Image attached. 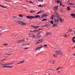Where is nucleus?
<instances>
[{
    "mask_svg": "<svg viewBox=\"0 0 75 75\" xmlns=\"http://www.w3.org/2000/svg\"><path fill=\"white\" fill-rule=\"evenodd\" d=\"M46 36L47 37L48 35H52V33L50 32H47L46 33Z\"/></svg>",
    "mask_w": 75,
    "mask_h": 75,
    "instance_id": "obj_9",
    "label": "nucleus"
},
{
    "mask_svg": "<svg viewBox=\"0 0 75 75\" xmlns=\"http://www.w3.org/2000/svg\"><path fill=\"white\" fill-rule=\"evenodd\" d=\"M72 17L73 18H75V15H74V16H72Z\"/></svg>",
    "mask_w": 75,
    "mask_h": 75,
    "instance_id": "obj_56",
    "label": "nucleus"
},
{
    "mask_svg": "<svg viewBox=\"0 0 75 75\" xmlns=\"http://www.w3.org/2000/svg\"><path fill=\"white\" fill-rule=\"evenodd\" d=\"M25 62V60H23L21 62H20L18 63H17V64H23V63H24Z\"/></svg>",
    "mask_w": 75,
    "mask_h": 75,
    "instance_id": "obj_13",
    "label": "nucleus"
},
{
    "mask_svg": "<svg viewBox=\"0 0 75 75\" xmlns=\"http://www.w3.org/2000/svg\"><path fill=\"white\" fill-rule=\"evenodd\" d=\"M38 27H39V26H35V28H38Z\"/></svg>",
    "mask_w": 75,
    "mask_h": 75,
    "instance_id": "obj_48",
    "label": "nucleus"
},
{
    "mask_svg": "<svg viewBox=\"0 0 75 75\" xmlns=\"http://www.w3.org/2000/svg\"><path fill=\"white\" fill-rule=\"evenodd\" d=\"M13 67V66H7V68H11Z\"/></svg>",
    "mask_w": 75,
    "mask_h": 75,
    "instance_id": "obj_39",
    "label": "nucleus"
},
{
    "mask_svg": "<svg viewBox=\"0 0 75 75\" xmlns=\"http://www.w3.org/2000/svg\"><path fill=\"white\" fill-rule=\"evenodd\" d=\"M74 39H75V36L73 38H72V40H74Z\"/></svg>",
    "mask_w": 75,
    "mask_h": 75,
    "instance_id": "obj_53",
    "label": "nucleus"
},
{
    "mask_svg": "<svg viewBox=\"0 0 75 75\" xmlns=\"http://www.w3.org/2000/svg\"><path fill=\"white\" fill-rule=\"evenodd\" d=\"M72 40L73 42V43H75V40Z\"/></svg>",
    "mask_w": 75,
    "mask_h": 75,
    "instance_id": "obj_45",
    "label": "nucleus"
},
{
    "mask_svg": "<svg viewBox=\"0 0 75 75\" xmlns=\"http://www.w3.org/2000/svg\"><path fill=\"white\" fill-rule=\"evenodd\" d=\"M3 45H4V46H7L8 45V44H6V43L3 44Z\"/></svg>",
    "mask_w": 75,
    "mask_h": 75,
    "instance_id": "obj_34",
    "label": "nucleus"
},
{
    "mask_svg": "<svg viewBox=\"0 0 75 75\" xmlns=\"http://www.w3.org/2000/svg\"><path fill=\"white\" fill-rule=\"evenodd\" d=\"M29 3H32V4H33V2H32L30 1H29Z\"/></svg>",
    "mask_w": 75,
    "mask_h": 75,
    "instance_id": "obj_54",
    "label": "nucleus"
},
{
    "mask_svg": "<svg viewBox=\"0 0 75 75\" xmlns=\"http://www.w3.org/2000/svg\"><path fill=\"white\" fill-rule=\"evenodd\" d=\"M23 21H21L20 22H18V23H19V24H20L21 25H22V26L26 25V23L24 22V20H23Z\"/></svg>",
    "mask_w": 75,
    "mask_h": 75,
    "instance_id": "obj_3",
    "label": "nucleus"
},
{
    "mask_svg": "<svg viewBox=\"0 0 75 75\" xmlns=\"http://www.w3.org/2000/svg\"><path fill=\"white\" fill-rule=\"evenodd\" d=\"M58 72H59V74H60V71H58Z\"/></svg>",
    "mask_w": 75,
    "mask_h": 75,
    "instance_id": "obj_64",
    "label": "nucleus"
},
{
    "mask_svg": "<svg viewBox=\"0 0 75 75\" xmlns=\"http://www.w3.org/2000/svg\"><path fill=\"white\" fill-rule=\"evenodd\" d=\"M13 18L14 21H16L18 23V22H19V21H20V19H19V18H17L16 16H13Z\"/></svg>",
    "mask_w": 75,
    "mask_h": 75,
    "instance_id": "obj_2",
    "label": "nucleus"
},
{
    "mask_svg": "<svg viewBox=\"0 0 75 75\" xmlns=\"http://www.w3.org/2000/svg\"><path fill=\"white\" fill-rule=\"evenodd\" d=\"M19 16L20 17H23V16L21 15V14H19Z\"/></svg>",
    "mask_w": 75,
    "mask_h": 75,
    "instance_id": "obj_33",
    "label": "nucleus"
},
{
    "mask_svg": "<svg viewBox=\"0 0 75 75\" xmlns=\"http://www.w3.org/2000/svg\"><path fill=\"white\" fill-rule=\"evenodd\" d=\"M6 1H10V0H6Z\"/></svg>",
    "mask_w": 75,
    "mask_h": 75,
    "instance_id": "obj_57",
    "label": "nucleus"
},
{
    "mask_svg": "<svg viewBox=\"0 0 75 75\" xmlns=\"http://www.w3.org/2000/svg\"><path fill=\"white\" fill-rule=\"evenodd\" d=\"M33 38H35V39H37V36H36L34 35H33Z\"/></svg>",
    "mask_w": 75,
    "mask_h": 75,
    "instance_id": "obj_22",
    "label": "nucleus"
},
{
    "mask_svg": "<svg viewBox=\"0 0 75 75\" xmlns=\"http://www.w3.org/2000/svg\"><path fill=\"white\" fill-rule=\"evenodd\" d=\"M0 6L1 7H4V6H2L1 5H0Z\"/></svg>",
    "mask_w": 75,
    "mask_h": 75,
    "instance_id": "obj_58",
    "label": "nucleus"
},
{
    "mask_svg": "<svg viewBox=\"0 0 75 75\" xmlns=\"http://www.w3.org/2000/svg\"><path fill=\"white\" fill-rule=\"evenodd\" d=\"M29 48L27 47L26 48H24L23 49H24V50H27V49H28Z\"/></svg>",
    "mask_w": 75,
    "mask_h": 75,
    "instance_id": "obj_47",
    "label": "nucleus"
},
{
    "mask_svg": "<svg viewBox=\"0 0 75 75\" xmlns=\"http://www.w3.org/2000/svg\"><path fill=\"white\" fill-rule=\"evenodd\" d=\"M40 11H39V12L37 13V14H40Z\"/></svg>",
    "mask_w": 75,
    "mask_h": 75,
    "instance_id": "obj_60",
    "label": "nucleus"
},
{
    "mask_svg": "<svg viewBox=\"0 0 75 75\" xmlns=\"http://www.w3.org/2000/svg\"><path fill=\"white\" fill-rule=\"evenodd\" d=\"M26 18H28V19L30 20V19H33V18H35V17L33 16H26Z\"/></svg>",
    "mask_w": 75,
    "mask_h": 75,
    "instance_id": "obj_7",
    "label": "nucleus"
},
{
    "mask_svg": "<svg viewBox=\"0 0 75 75\" xmlns=\"http://www.w3.org/2000/svg\"><path fill=\"white\" fill-rule=\"evenodd\" d=\"M54 17H57L58 18H59V15L57 13H54Z\"/></svg>",
    "mask_w": 75,
    "mask_h": 75,
    "instance_id": "obj_12",
    "label": "nucleus"
},
{
    "mask_svg": "<svg viewBox=\"0 0 75 75\" xmlns=\"http://www.w3.org/2000/svg\"><path fill=\"white\" fill-rule=\"evenodd\" d=\"M23 46H26V45H27V44L24 43L22 44Z\"/></svg>",
    "mask_w": 75,
    "mask_h": 75,
    "instance_id": "obj_32",
    "label": "nucleus"
},
{
    "mask_svg": "<svg viewBox=\"0 0 75 75\" xmlns=\"http://www.w3.org/2000/svg\"><path fill=\"white\" fill-rule=\"evenodd\" d=\"M40 37H42V35H38L37 36V38H39Z\"/></svg>",
    "mask_w": 75,
    "mask_h": 75,
    "instance_id": "obj_20",
    "label": "nucleus"
},
{
    "mask_svg": "<svg viewBox=\"0 0 75 75\" xmlns=\"http://www.w3.org/2000/svg\"><path fill=\"white\" fill-rule=\"evenodd\" d=\"M56 54L57 55H62V52L61 50H56Z\"/></svg>",
    "mask_w": 75,
    "mask_h": 75,
    "instance_id": "obj_1",
    "label": "nucleus"
},
{
    "mask_svg": "<svg viewBox=\"0 0 75 75\" xmlns=\"http://www.w3.org/2000/svg\"><path fill=\"white\" fill-rule=\"evenodd\" d=\"M54 20V24H58L59 23V18H58L57 19L55 18Z\"/></svg>",
    "mask_w": 75,
    "mask_h": 75,
    "instance_id": "obj_4",
    "label": "nucleus"
},
{
    "mask_svg": "<svg viewBox=\"0 0 75 75\" xmlns=\"http://www.w3.org/2000/svg\"><path fill=\"white\" fill-rule=\"evenodd\" d=\"M74 15H75V14H71L70 16H73H73H74Z\"/></svg>",
    "mask_w": 75,
    "mask_h": 75,
    "instance_id": "obj_46",
    "label": "nucleus"
},
{
    "mask_svg": "<svg viewBox=\"0 0 75 75\" xmlns=\"http://www.w3.org/2000/svg\"><path fill=\"white\" fill-rule=\"evenodd\" d=\"M46 16H47V14H45L43 15L42 17H46Z\"/></svg>",
    "mask_w": 75,
    "mask_h": 75,
    "instance_id": "obj_29",
    "label": "nucleus"
},
{
    "mask_svg": "<svg viewBox=\"0 0 75 75\" xmlns=\"http://www.w3.org/2000/svg\"><path fill=\"white\" fill-rule=\"evenodd\" d=\"M51 24H54V21H50Z\"/></svg>",
    "mask_w": 75,
    "mask_h": 75,
    "instance_id": "obj_35",
    "label": "nucleus"
},
{
    "mask_svg": "<svg viewBox=\"0 0 75 75\" xmlns=\"http://www.w3.org/2000/svg\"><path fill=\"white\" fill-rule=\"evenodd\" d=\"M6 59H3V60H2L1 61H4V60H6Z\"/></svg>",
    "mask_w": 75,
    "mask_h": 75,
    "instance_id": "obj_52",
    "label": "nucleus"
},
{
    "mask_svg": "<svg viewBox=\"0 0 75 75\" xmlns=\"http://www.w3.org/2000/svg\"><path fill=\"white\" fill-rule=\"evenodd\" d=\"M44 39H40V40H38L36 43V44H40V43H41L42 41H43V40Z\"/></svg>",
    "mask_w": 75,
    "mask_h": 75,
    "instance_id": "obj_5",
    "label": "nucleus"
},
{
    "mask_svg": "<svg viewBox=\"0 0 75 75\" xmlns=\"http://www.w3.org/2000/svg\"><path fill=\"white\" fill-rule=\"evenodd\" d=\"M62 68V67H60L58 68L56 70V71H57V70H58V69H61V68Z\"/></svg>",
    "mask_w": 75,
    "mask_h": 75,
    "instance_id": "obj_31",
    "label": "nucleus"
},
{
    "mask_svg": "<svg viewBox=\"0 0 75 75\" xmlns=\"http://www.w3.org/2000/svg\"><path fill=\"white\" fill-rule=\"evenodd\" d=\"M48 62L50 64H54V60L52 59H50L49 61Z\"/></svg>",
    "mask_w": 75,
    "mask_h": 75,
    "instance_id": "obj_8",
    "label": "nucleus"
},
{
    "mask_svg": "<svg viewBox=\"0 0 75 75\" xmlns=\"http://www.w3.org/2000/svg\"><path fill=\"white\" fill-rule=\"evenodd\" d=\"M12 64V63H5V66H6V65H11Z\"/></svg>",
    "mask_w": 75,
    "mask_h": 75,
    "instance_id": "obj_15",
    "label": "nucleus"
},
{
    "mask_svg": "<svg viewBox=\"0 0 75 75\" xmlns=\"http://www.w3.org/2000/svg\"><path fill=\"white\" fill-rule=\"evenodd\" d=\"M11 55V54H7V55Z\"/></svg>",
    "mask_w": 75,
    "mask_h": 75,
    "instance_id": "obj_61",
    "label": "nucleus"
},
{
    "mask_svg": "<svg viewBox=\"0 0 75 75\" xmlns=\"http://www.w3.org/2000/svg\"><path fill=\"white\" fill-rule=\"evenodd\" d=\"M69 4L71 5V6H74V4L72 3H69Z\"/></svg>",
    "mask_w": 75,
    "mask_h": 75,
    "instance_id": "obj_40",
    "label": "nucleus"
},
{
    "mask_svg": "<svg viewBox=\"0 0 75 75\" xmlns=\"http://www.w3.org/2000/svg\"><path fill=\"white\" fill-rule=\"evenodd\" d=\"M11 8H14V9L17 8V6H12Z\"/></svg>",
    "mask_w": 75,
    "mask_h": 75,
    "instance_id": "obj_26",
    "label": "nucleus"
},
{
    "mask_svg": "<svg viewBox=\"0 0 75 75\" xmlns=\"http://www.w3.org/2000/svg\"><path fill=\"white\" fill-rule=\"evenodd\" d=\"M4 8H7V7H4Z\"/></svg>",
    "mask_w": 75,
    "mask_h": 75,
    "instance_id": "obj_63",
    "label": "nucleus"
},
{
    "mask_svg": "<svg viewBox=\"0 0 75 75\" xmlns=\"http://www.w3.org/2000/svg\"><path fill=\"white\" fill-rule=\"evenodd\" d=\"M31 27H33V28H35V26L31 25Z\"/></svg>",
    "mask_w": 75,
    "mask_h": 75,
    "instance_id": "obj_44",
    "label": "nucleus"
},
{
    "mask_svg": "<svg viewBox=\"0 0 75 75\" xmlns=\"http://www.w3.org/2000/svg\"><path fill=\"white\" fill-rule=\"evenodd\" d=\"M0 65H5V64L1 63Z\"/></svg>",
    "mask_w": 75,
    "mask_h": 75,
    "instance_id": "obj_43",
    "label": "nucleus"
},
{
    "mask_svg": "<svg viewBox=\"0 0 75 75\" xmlns=\"http://www.w3.org/2000/svg\"><path fill=\"white\" fill-rule=\"evenodd\" d=\"M67 10L68 11L71 10V8H70V7L69 6H68L67 8Z\"/></svg>",
    "mask_w": 75,
    "mask_h": 75,
    "instance_id": "obj_18",
    "label": "nucleus"
},
{
    "mask_svg": "<svg viewBox=\"0 0 75 75\" xmlns=\"http://www.w3.org/2000/svg\"><path fill=\"white\" fill-rule=\"evenodd\" d=\"M29 35L30 37H33L34 35L33 33H30Z\"/></svg>",
    "mask_w": 75,
    "mask_h": 75,
    "instance_id": "obj_25",
    "label": "nucleus"
},
{
    "mask_svg": "<svg viewBox=\"0 0 75 75\" xmlns=\"http://www.w3.org/2000/svg\"><path fill=\"white\" fill-rule=\"evenodd\" d=\"M38 25H41L42 24L41 23H38Z\"/></svg>",
    "mask_w": 75,
    "mask_h": 75,
    "instance_id": "obj_55",
    "label": "nucleus"
},
{
    "mask_svg": "<svg viewBox=\"0 0 75 75\" xmlns=\"http://www.w3.org/2000/svg\"><path fill=\"white\" fill-rule=\"evenodd\" d=\"M62 18H60L59 21L61 23L63 22V21H62Z\"/></svg>",
    "mask_w": 75,
    "mask_h": 75,
    "instance_id": "obj_21",
    "label": "nucleus"
},
{
    "mask_svg": "<svg viewBox=\"0 0 75 75\" xmlns=\"http://www.w3.org/2000/svg\"><path fill=\"white\" fill-rule=\"evenodd\" d=\"M22 7H24V8H26V7H27L26 5H25V4L23 5Z\"/></svg>",
    "mask_w": 75,
    "mask_h": 75,
    "instance_id": "obj_24",
    "label": "nucleus"
},
{
    "mask_svg": "<svg viewBox=\"0 0 75 75\" xmlns=\"http://www.w3.org/2000/svg\"><path fill=\"white\" fill-rule=\"evenodd\" d=\"M43 1L44 0H38V1L40 2H43Z\"/></svg>",
    "mask_w": 75,
    "mask_h": 75,
    "instance_id": "obj_42",
    "label": "nucleus"
},
{
    "mask_svg": "<svg viewBox=\"0 0 75 75\" xmlns=\"http://www.w3.org/2000/svg\"><path fill=\"white\" fill-rule=\"evenodd\" d=\"M58 55L57 54H53V56L54 57H58Z\"/></svg>",
    "mask_w": 75,
    "mask_h": 75,
    "instance_id": "obj_27",
    "label": "nucleus"
},
{
    "mask_svg": "<svg viewBox=\"0 0 75 75\" xmlns=\"http://www.w3.org/2000/svg\"><path fill=\"white\" fill-rule=\"evenodd\" d=\"M73 31V32L72 33H74L73 34H75V31Z\"/></svg>",
    "mask_w": 75,
    "mask_h": 75,
    "instance_id": "obj_50",
    "label": "nucleus"
},
{
    "mask_svg": "<svg viewBox=\"0 0 75 75\" xmlns=\"http://www.w3.org/2000/svg\"><path fill=\"white\" fill-rule=\"evenodd\" d=\"M36 12V11H30V13H35Z\"/></svg>",
    "mask_w": 75,
    "mask_h": 75,
    "instance_id": "obj_28",
    "label": "nucleus"
},
{
    "mask_svg": "<svg viewBox=\"0 0 75 75\" xmlns=\"http://www.w3.org/2000/svg\"><path fill=\"white\" fill-rule=\"evenodd\" d=\"M25 39H22L21 40H19L17 41V43H18V44L20 43H21V42H24V41Z\"/></svg>",
    "mask_w": 75,
    "mask_h": 75,
    "instance_id": "obj_11",
    "label": "nucleus"
},
{
    "mask_svg": "<svg viewBox=\"0 0 75 75\" xmlns=\"http://www.w3.org/2000/svg\"><path fill=\"white\" fill-rule=\"evenodd\" d=\"M43 6L42 5H39L38 6V7H42Z\"/></svg>",
    "mask_w": 75,
    "mask_h": 75,
    "instance_id": "obj_36",
    "label": "nucleus"
},
{
    "mask_svg": "<svg viewBox=\"0 0 75 75\" xmlns=\"http://www.w3.org/2000/svg\"><path fill=\"white\" fill-rule=\"evenodd\" d=\"M69 31L70 32H72V29L71 28H69Z\"/></svg>",
    "mask_w": 75,
    "mask_h": 75,
    "instance_id": "obj_37",
    "label": "nucleus"
},
{
    "mask_svg": "<svg viewBox=\"0 0 75 75\" xmlns=\"http://www.w3.org/2000/svg\"><path fill=\"white\" fill-rule=\"evenodd\" d=\"M39 12H40V13H43L44 12V11L41 10L39 11Z\"/></svg>",
    "mask_w": 75,
    "mask_h": 75,
    "instance_id": "obj_30",
    "label": "nucleus"
},
{
    "mask_svg": "<svg viewBox=\"0 0 75 75\" xmlns=\"http://www.w3.org/2000/svg\"><path fill=\"white\" fill-rule=\"evenodd\" d=\"M51 18L52 20L54 18V17H55V16H54V14H53L51 16Z\"/></svg>",
    "mask_w": 75,
    "mask_h": 75,
    "instance_id": "obj_17",
    "label": "nucleus"
},
{
    "mask_svg": "<svg viewBox=\"0 0 75 75\" xmlns=\"http://www.w3.org/2000/svg\"><path fill=\"white\" fill-rule=\"evenodd\" d=\"M4 66H3V68H5L6 67L7 68V66H5V65H4Z\"/></svg>",
    "mask_w": 75,
    "mask_h": 75,
    "instance_id": "obj_49",
    "label": "nucleus"
},
{
    "mask_svg": "<svg viewBox=\"0 0 75 75\" xmlns=\"http://www.w3.org/2000/svg\"><path fill=\"white\" fill-rule=\"evenodd\" d=\"M3 33H1L0 34V35H2Z\"/></svg>",
    "mask_w": 75,
    "mask_h": 75,
    "instance_id": "obj_62",
    "label": "nucleus"
},
{
    "mask_svg": "<svg viewBox=\"0 0 75 75\" xmlns=\"http://www.w3.org/2000/svg\"><path fill=\"white\" fill-rule=\"evenodd\" d=\"M67 36V35H64V36L65 37H66Z\"/></svg>",
    "mask_w": 75,
    "mask_h": 75,
    "instance_id": "obj_59",
    "label": "nucleus"
},
{
    "mask_svg": "<svg viewBox=\"0 0 75 75\" xmlns=\"http://www.w3.org/2000/svg\"><path fill=\"white\" fill-rule=\"evenodd\" d=\"M44 47H47V45H44Z\"/></svg>",
    "mask_w": 75,
    "mask_h": 75,
    "instance_id": "obj_51",
    "label": "nucleus"
},
{
    "mask_svg": "<svg viewBox=\"0 0 75 75\" xmlns=\"http://www.w3.org/2000/svg\"><path fill=\"white\" fill-rule=\"evenodd\" d=\"M54 9L55 11H56L57 10H58V6H54Z\"/></svg>",
    "mask_w": 75,
    "mask_h": 75,
    "instance_id": "obj_10",
    "label": "nucleus"
},
{
    "mask_svg": "<svg viewBox=\"0 0 75 75\" xmlns=\"http://www.w3.org/2000/svg\"><path fill=\"white\" fill-rule=\"evenodd\" d=\"M42 48V46H41L40 47H38L35 49V51H37V50H40V49Z\"/></svg>",
    "mask_w": 75,
    "mask_h": 75,
    "instance_id": "obj_14",
    "label": "nucleus"
},
{
    "mask_svg": "<svg viewBox=\"0 0 75 75\" xmlns=\"http://www.w3.org/2000/svg\"><path fill=\"white\" fill-rule=\"evenodd\" d=\"M14 50L12 48L8 49L7 50V52L8 53H10L11 52H13Z\"/></svg>",
    "mask_w": 75,
    "mask_h": 75,
    "instance_id": "obj_6",
    "label": "nucleus"
},
{
    "mask_svg": "<svg viewBox=\"0 0 75 75\" xmlns=\"http://www.w3.org/2000/svg\"><path fill=\"white\" fill-rule=\"evenodd\" d=\"M40 17V16L39 15H36L35 17V18H39Z\"/></svg>",
    "mask_w": 75,
    "mask_h": 75,
    "instance_id": "obj_23",
    "label": "nucleus"
},
{
    "mask_svg": "<svg viewBox=\"0 0 75 75\" xmlns=\"http://www.w3.org/2000/svg\"><path fill=\"white\" fill-rule=\"evenodd\" d=\"M57 3H60V6H62V2L61 1H59V0L57 1Z\"/></svg>",
    "mask_w": 75,
    "mask_h": 75,
    "instance_id": "obj_16",
    "label": "nucleus"
},
{
    "mask_svg": "<svg viewBox=\"0 0 75 75\" xmlns=\"http://www.w3.org/2000/svg\"><path fill=\"white\" fill-rule=\"evenodd\" d=\"M47 19L46 18H45V19H43L42 20V21H47Z\"/></svg>",
    "mask_w": 75,
    "mask_h": 75,
    "instance_id": "obj_38",
    "label": "nucleus"
},
{
    "mask_svg": "<svg viewBox=\"0 0 75 75\" xmlns=\"http://www.w3.org/2000/svg\"><path fill=\"white\" fill-rule=\"evenodd\" d=\"M34 32H35V33H37V30H34L33 31V32L34 33Z\"/></svg>",
    "mask_w": 75,
    "mask_h": 75,
    "instance_id": "obj_41",
    "label": "nucleus"
},
{
    "mask_svg": "<svg viewBox=\"0 0 75 75\" xmlns=\"http://www.w3.org/2000/svg\"><path fill=\"white\" fill-rule=\"evenodd\" d=\"M58 25L57 23H55L53 24V27H56V26H57Z\"/></svg>",
    "mask_w": 75,
    "mask_h": 75,
    "instance_id": "obj_19",
    "label": "nucleus"
}]
</instances>
